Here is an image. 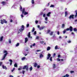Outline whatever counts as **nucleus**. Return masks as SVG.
<instances>
[{"label":"nucleus","instance_id":"1","mask_svg":"<svg viewBox=\"0 0 77 77\" xmlns=\"http://www.w3.org/2000/svg\"><path fill=\"white\" fill-rule=\"evenodd\" d=\"M20 29H19L18 30V33L19 34L20 32H22L24 30V25H22L20 26Z\"/></svg>","mask_w":77,"mask_h":77},{"label":"nucleus","instance_id":"2","mask_svg":"<svg viewBox=\"0 0 77 77\" xmlns=\"http://www.w3.org/2000/svg\"><path fill=\"white\" fill-rule=\"evenodd\" d=\"M4 53L6 54H4V55L3 57V58L2 59V60H4V59L6 58V56H7V55L8 54V52H7V51H4Z\"/></svg>","mask_w":77,"mask_h":77},{"label":"nucleus","instance_id":"3","mask_svg":"<svg viewBox=\"0 0 77 77\" xmlns=\"http://www.w3.org/2000/svg\"><path fill=\"white\" fill-rule=\"evenodd\" d=\"M74 15L72 14L69 16V20H71V18L72 20H74Z\"/></svg>","mask_w":77,"mask_h":77},{"label":"nucleus","instance_id":"4","mask_svg":"<svg viewBox=\"0 0 77 77\" xmlns=\"http://www.w3.org/2000/svg\"><path fill=\"white\" fill-rule=\"evenodd\" d=\"M28 68H29V67H28V66H27V65H25L23 68V69H26V71H28Z\"/></svg>","mask_w":77,"mask_h":77},{"label":"nucleus","instance_id":"5","mask_svg":"<svg viewBox=\"0 0 77 77\" xmlns=\"http://www.w3.org/2000/svg\"><path fill=\"white\" fill-rule=\"evenodd\" d=\"M50 57H51V54H48L47 57V60H48V59H50Z\"/></svg>","mask_w":77,"mask_h":77},{"label":"nucleus","instance_id":"6","mask_svg":"<svg viewBox=\"0 0 77 77\" xmlns=\"http://www.w3.org/2000/svg\"><path fill=\"white\" fill-rule=\"evenodd\" d=\"M75 47H76V48H75L74 50L75 51V54H76V53H77V45H76L75 46Z\"/></svg>","mask_w":77,"mask_h":77},{"label":"nucleus","instance_id":"7","mask_svg":"<svg viewBox=\"0 0 77 77\" xmlns=\"http://www.w3.org/2000/svg\"><path fill=\"white\" fill-rule=\"evenodd\" d=\"M72 27L71 26H70L69 27V30H70V32H72Z\"/></svg>","mask_w":77,"mask_h":77},{"label":"nucleus","instance_id":"8","mask_svg":"<svg viewBox=\"0 0 77 77\" xmlns=\"http://www.w3.org/2000/svg\"><path fill=\"white\" fill-rule=\"evenodd\" d=\"M51 13V12H49L47 14V16L48 17H50V14Z\"/></svg>","mask_w":77,"mask_h":77},{"label":"nucleus","instance_id":"9","mask_svg":"<svg viewBox=\"0 0 77 77\" xmlns=\"http://www.w3.org/2000/svg\"><path fill=\"white\" fill-rule=\"evenodd\" d=\"M45 27V26L40 27V29H39L40 30H43V29H44Z\"/></svg>","mask_w":77,"mask_h":77},{"label":"nucleus","instance_id":"10","mask_svg":"<svg viewBox=\"0 0 77 77\" xmlns=\"http://www.w3.org/2000/svg\"><path fill=\"white\" fill-rule=\"evenodd\" d=\"M9 62H10V65L11 66L12 65V60L11 59H10L9 60Z\"/></svg>","mask_w":77,"mask_h":77},{"label":"nucleus","instance_id":"11","mask_svg":"<svg viewBox=\"0 0 77 77\" xmlns=\"http://www.w3.org/2000/svg\"><path fill=\"white\" fill-rule=\"evenodd\" d=\"M2 68H3V69H5L6 70V69H7V67H6V66H4V65H2Z\"/></svg>","mask_w":77,"mask_h":77},{"label":"nucleus","instance_id":"12","mask_svg":"<svg viewBox=\"0 0 77 77\" xmlns=\"http://www.w3.org/2000/svg\"><path fill=\"white\" fill-rule=\"evenodd\" d=\"M75 12L76 13L75 14V18H76L77 17V11H75Z\"/></svg>","mask_w":77,"mask_h":77},{"label":"nucleus","instance_id":"13","mask_svg":"<svg viewBox=\"0 0 77 77\" xmlns=\"http://www.w3.org/2000/svg\"><path fill=\"white\" fill-rule=\"evenodd\" d=\"M59 48H60L58 47L57 45H56L55 47V50H57V49H59Z\"/></svg>","mask_w":77,"mask_h":77},{"label":"nucleus","instance_id":"14","mask_svg":"<svg viewBox=\"0 0 77 77\" xmlns=\"http://www.w3.org/2000/svg\"><path fill=\"white\" fill-rule=\"evenodd\" d=\"M50 49H51V47L48 46L47 48V51H49Z\"/></svg>","mask_w":77,"mask_h":77},{"label":"nucleus","instance_id":"15","mask_svg":"<svg viewBox=\"0 0 77 77\" xmlns=\"http://www.w3.org/2000/svg\"><path fill=\"white\" fill-rule=\"evenodd\" d=\"M27 41H28V38H25V43H26Z\"/></svg>","mask_w":77,"mask_h":77},{"label":"nucleus","instance_id":"16","mask_svg":"<svg viewBox=\"0 0 77 77\" xmlns=\"http://www.w3.org/2000/svg\"><path fill=\"white\" fill-rule=\"evenodd\" d=\"M3 36H2L0 38V41H1V42H2V41H3Z\"/></svg>","mask_w":77,"mask_h":77},{"label":"nucleus","instance_id":"17","mask_svg":"<svg viewBox=\"0 0 77 77\" xmlns=\"http://www.w3.org/2000/svg\"><path fill=\"white\" fill-rule=\"evenodd\" d=\"M1 3L3 5H5V4H6L5 2L3 1Z\"/></svg>","mask_w":77,"mask_h":77},{"label":"nucleus","instance_id":"18","mask_svg":"<svg viewBox=\"0 0 77 77\" xmlns=\"http://www.w3.org/2000/svg\"><path fill=\"white\" fill-rule=\"evenodd\" d=\"M22 14H24V12H25V8H23L22 11Z\"/></svg>","mask_w":77,"mask_h":77},{"label":"nucleus","instance_id":"19","mask_svg":"<svg viewBox=\"0 0 77 77\" xmlns=\"http://www.w3.org/2000/svg\"><path fill=\"white\" fill-rule=\"evenodd\" d=\"M37 65H38V63H35L34 64V67H36Z\"/></svg>","mask_w":77,"mask_h":77},{"label":"nucleus","instance_id":"20","mask_svg":"<svg viewBox=\"0 0 77 77\" xmlns=\"http://www.w3.org/2000/svg\"><path fill=\"white\" fill-rule=\"evenodd\" d=\"M14 67H17L18 65H17V63H15L14 64Z\"/></svg>","mask_w":77,"mask_h":77},{"label":"nucleus","instance_id":"21","mask_svg":"<svg viewBox=\"0 0 77 77\" xmlns=\"http://www.w3.org/2000/svg\"><path fill=\"white\" fill-rule=\"evenodd\" d=\"M1 23L2 24H3L4 23V22L3 21V20H1Z\"/></svg>","mask_w":77,"mask_h":77},{"label":"nucleus","instance_id":"22","mask_svg":"<svg viewBox=\"0 0 77 77\" xmlns=\"http://www.w3.org/2000/svg\"><path fill=\"white\" fill-rule=\"evenodd\" d=\"M39 56L40 58H41V57H44V56H43V54H40Z\"/></svg>","mask_w":77,"mask_h":77},{"label":"nucleus","instance_id":"23","mask_svg":"<svg viewBox=\"0 0 77 77\" xmlns=\"http://www.w3.org/2000/svg\"><path fill=\"white\" fill-rule=\"evenodd\" d=\"M73 30L74 32H77V28H75L73 29Z\"/></svg>","mask_w":77,"mask_h":77},{"label":"nucleus","instance_id":"24","mask_svg":"<svg viewBox=\"0 0 77 77\" xmlns=\"http://www.w3.org/2000/svg\"><path fill=\"white\" fill-rule=\"evenodd\" d=\"M24 15H27L28 13V12H26V11H25V12H24Z\"/></svg>","mask_w":77,"mask_h":77},{"label":"nucleus","instance_id":"25","mask_svg":"<svg viewBox=\"0 0 77 77\" xmlns=\"http://www.w3.org/2000/svg\"><path fill=\"white\" fill-rule=\"evenodd\" d=\"M30 32H29L28 35V38H30Z\"/></svg>","mask_w":77,"mask_h":77},{"label":"nucleus","instance_id":"26","mask_svg":"<svg viewBox=\"0 0 77 77\" xmlns=\"http://www.w3.org/2000/svg\"><path fill=\"white\" fill-rule=\"evenodd\" d=\"M68 15V12L67 11L65 12V17H66V15Z\"/></svg>","mask_w":77,"mask_h":77},{"label":"nucleus","instance_id":"27","mask_svg":"<svg viewBox=\"0 0 77 77\" xmlns=\"http://www.w3.org/2000/svg\"><path fill=\"white\" fill-rule=\"evenodd\" d=\"M10 19L12 20V19H13V18H14V17L12 15H10Z\"/></svg>","mask_w":77,"mask_h":77},{"label":"nucleus","instance_id":"28","mask_svg":"<svg viewBox=\"0 0 77 77\" xmlns=\"http://www.w3.org/2000/svg\"><path fill=\"white\" fill-rule=\"evenodd\" d=\"M50 32V30H48L47 31V33H46V34H48V33H49Z\"/></svg>","mask_w":77,"mask_h":77},{"label":"nucleus","instance_id":"29","mask_svg":"<svg viewBox=\"0 0 77 77\" xmlns=\"http://www.w3.org/2000/svg\"><path fill=\"white\" fill-rule=\"evenodd\" d=\"M25 59H26V57H24L22 58L21 60H25Z\"/></svg>","mask_w":77,"mask_h":77},{"label":"nucleus","instance_id":"30","mask_svg":"<svg viewBox=\"0 0 77 77\" xmlns=\"http://www.w3.org/2000/svg\"><path fill=\"white\" fill-rule=\"evenodd\" d=\"M31 3H32V4L33 5V4H34V3H35V2H34V0H32Z\"/></svg>","mask_w":77,"mask_h":77},{"label":"nucleus","instance_id":"31","mask_svg":"<svg viewBox=\"0 0 77 77\" xmlns=\"http://www.w3.org/2000/svg\"><path fill=\"white\" fill-rule=\"evenodd\" d=\"M20 68H19L18 69V70L19 71H20V70H21V69H22V68H22V67H21V66H20Z\"/></svg>","mask_w":77,"mask_h":77},{"label":"nucleus","instance_id":"32","mask_svg":"<svg viewBox=\"0 0 77 77\" xmlns=\"http://www.w3.org/2000/svg\"><path fill=\"white\" fill-rule=\"evenodd\" d=\"M54 5H51L50 6V8H54Z\"/></svg>","mask_w":77,"mask_h":77},{"label":"nucleus","instance_id":"33","mask_svg":"<svg viewBox=\"0 0 77 77\" xmlns=\"http://www.w3.org/2000/svg\"><path fill=\"white\" fill-rule=\"evenodd\" d=\"M44 42L43 41H40V43L41 44H44Z\"/></svg>","mask_w":77,"mask_h":77},{"label":"nucleus","instance_id":"34","mask_svg":"<svg viewBox=\"0 0 77 77\" xmlns=\"http://www.w3.org/2000/svg\"><path fill=\"white\" fill-rule=\"evenodd\" d=\"M3 21H4V23H7V21H6V20L5 19H3Z\"/></svg>","mask_w":77,"mask_h":77},{"label":"nucleus","instance_id":"35","mask_svg":"<svg viewBox=\"0 0 77 77\" xmlns=\"http://www.w3.org/2000/svg\"><path fill=\"white\" fill-rule=\"evenodd\" d=\"M66 29H64V31H63V34H65V33H66Z\"/></svg>","mask_w":77,"mask_h":77},{"label":"nucleus","instance_id":"36","mask_svg":"<svg viewBox=\"0 0 77 77\" xmlns=\"http://www.w3.org/2000/svg\"><path fill=\"white\" fill-rule=\"evenodd\" d=\"M64 27H65V24H63L62 25V28H64Z\"/></svg>","mask_w":77,"mask_h":77},{"label":"nucleus","instance_id":"37","mask_svg":"<svg viewBox=\"0 0 77 77\" xmlns=\"http://www.w3.org/2000/svg\"><path fill=\"white\" fill-rule=\"evenodd\" d=\"M19 45H20V43H17V44L16 45V47H18V46H19Z\"/></svg>","mask_w":77,"mask_h":77},{"label":"nucleus","instance_id":"38","mask_svg":"<svg viewBox=\"0 0 77 77\" xmlns=\"http://www.w3.org/2000/svg\"><path fill=\"white\" fill-rule=\"evenodd\" d=\"M33 69V68H32V66H31L30 68H29V70L30 71L32 70V69Z\"/></svg>","mask_w":77,"mask_h":77},{"label":"nucleus","instance_id":"39","mask_svg":"<svg viewBox=\"0 0 77 77\" xmlns=\"http://www.w3.org/2000/svg\"><path fill=\"white\" fill-rule=\"evenodd\" d=\"M53 68H56V65L55 64H53Z\"/></svg>","mask_w":77,"mask_h":77},{"label":"nucleus","instance_id":"40","mask_svg":"<svg viewBox=\"0 0 77 77\" xmlns=\"http://www.w3.org/2000/svg\"><path fill=\"white\" fill-rule=\"evenodd\" d=\"M34 35H36V31H35L34 33H33Z\"/></svg>","mask_w":77,"mask_h":77},{"label":"nucleus","instance_id":"41","mask_svg":"<svg viewBox=\"0 0 77 77\" xmlns=\"http://www.w3.org/2000/svg\"><path fill=\"white\" fill-rule=\"evenodd\" d=\"M66 76V77H69V75L68 74H66V75H65Z\"/></svg>","mask_w":77,"mask_h":77},{"label":"nucleus","instance_id":"42","mask_svg":"<svg viewBox=\"0 0 77 77\" xmlns=\"http://www.w3.org/2000/svg\"><path fill=\"white\" fill-rule=\"evenodd\" d=\"M53 32H51V33H50V35H51H51H53Z\"/></svg>","mask_w":77,"mask_h":77},{"label":"nucleus","instance_id":"43","mask_svg":"<svg viewBox=\"0 0 77 77\" xmlns=\"http://www.w3.org/2000/svg\"><path fill=\"white\" fill-rule=\"evenodd\" d=\"M34 31H35V28L33 27L32 29V32H34Z\"/></svg>","mask_w":77,"mask_h":77},{"label":"nucleus","instance_id":"44","mask_svg":"<svg viewBox=\"0 0 77 77\" xmlns=\"http://www.w3.org/2000/svg\"><path fill=\"white\" fill-rule=\"evenodd\" d=\"M67 42L69 43H71V40H69L67 41Z\"/></svg>","mask_w":77,"mask_h":77},{"label":"nucleus","instance_id":"45","mask_svg":"<svg viewBox=\"0 0 77 77\" xmlns=\"http://www.w3.org/2000/svg\"><path fill=\"white\" fill-rule=\"evenodd\" d=\"M57 61H59V62H60V59L58 58L57 59Z\"/></svg>","mask_w":77,"mask_h":77},{"label":"nucleus","instance_id":"46","mask_svg":"<svg viewBox=\"0 0 77 77\" xmlns=\"http://www.w3.org/2000/svg\"><path fill=\"white\" fill-rule=\"evenodd\" d=\"M45 20L46 21H47L48 20V18L47 17H46L45 18Z\"/></svg>","mask_w":77,"mask_h":77},{"label":"nucleus","instance_id":"47","mask_svg":"<svg viewBox=\"0 0 77 77\" xmlns=\"http://www.w3.org/2000/svg\"><path fill=\"white\" fill-rule=\"evenodd\" d=\"M22 72L23 74H24V72H25V71L23 70L22 71Z\"/></svg>","mask_w":77,"mask_h":77},{"label":"nucleus","instance_id":"48","mask_svg":"<svg viewBox=\"0 0 77 77\" xmlns=\"http://www.w3.org/2000/svg\"><path fill=\"white\" fill-rule=\"evenodd\" d=\"M50 61H52V57H50Z\"/></svg>","mask_w":77,"mask_h":77},{"label":"nucleus","instance_id":"49","mask_svg":"<svg viewBox=\"0 0 77 77\" xmlns=\"http://www.w3.org/2000/svg\"><path fill=\"white\" fill-rule=\"evenodd\" d=\"M71 34H72V35H73V36H75V35H74V32H71Z\"/></svg>","mask_w":77,"mask_h":77},{"label":"nucleus","instance_id":"50","mask_svg":"<svg viewBox=\"0 0 77 77\" xmlns=\"http://www.w3.org/2000/svg\"><path fill=\"white\" fill-rule=\"evenodd\" d=\"M70 72L72 74V73L74 72V71H71Z\"/></svg>","mask_w":77,"mask_h":77},{"label":"nucleus","instance_id":"51","mask_svg":"<svg viewBox=\"0 0 77 77\" xmlns=\"http://www.w3.org/2000/svg\"><path fill=\"white\" fill-rule=\"evenodd\" d=\"M66 31H68V30H69V28H67L66 29Z\"/></svg>","mask_w":77,"mask_h":77},{"label":"nucleus","instance_id":"52","mask_svg":"<svg viewBox=\"0 0 77 77\" xmlns=\"http://www.w3.org/2000/svg\"><path fill=\"white\" fill-rule=\"evenodd\" d=\"M20 11H22V7L21 5H20Z\"/></svg>","mask_w":77,"mask_h":77},{"label":"nucleus","instance_id":"53","mask_svg":"<svg viewBox=\"0 0 77 77\" xmlns=\"http://www.w3.org/2000/svg\"><path fill=\"white\" fill-rule=\"evenodd\" d=\"M35 23H36V24H38V21L36 20L35 21Z\"/></svg>","mask_w":77,"mask_h":77},{"label":"nucleus","instance_id":"54","mask_svg":"<svg viewBox=\"0 0 77 77\" xmlns=\"http://www.w3.org/2000/svg\"><path fill=\"white\" fill-rule=\"evenodd\" d=\"M39 38V37L38 36H37V37L36 38V39H38Z\"/></svg>","mask_w":77,"mask_h":77},{"label":"nucleus","instance_id":"55","mask_svg":"<svg viewBox=\"0 0 77 77\" xmlns=\"http://www.w3.org/2000/svg\"><path fill=\"white\" fill-rule=\"evenodd\" d=\"M43 14V12H41L40 14V15H42Z\"/></svg>","mask_w":77,"mask_h":77},{"label":"nucleus","instance_id":"56","mask_svg":"<svg viewBox=\"0 0 77 77\" xmlns=\"http://www.w3.org/2000/svg\"><path fill=\"white\" fill-rule=\"evenodd\" d=\"M3 63L2 62H0V66H1V65H2V64Z\"/></svg>","mask_w":77,"mask_h":77},{"label":"nucleus","instance_id":"57","mask_svg":"<svg viewBox=\"0 0 77 77\" xmlns=\"http://www.w3.org/2000/svg\"><path fill=\"white\" fill-rule=\"evenodd\" d=\"M29 26V24H27L26 27H28Z\"/></svg>","mask_w":77,"mask_h":77},{"label":"nucleus","instance_id":"58","mask_svg":"<svg viewBox=\"0 0 77 77\" xmlns=\"http://www.w3.org/2000/svg\"><path fill=\"white\" fill-rule=\"evenodd\" d=\"M21 17H22V18H23V17H24V15H23V14H22L21 15Z\"/></svg>","mask_w":77,"mask_h":77},{"label":"nucleus","instance_id":"59","mask_svg":"<svg viewBox=\"0 0 77 77\" xmlns=\"http://www.w3.org/2000/svg\"><path fill=\"white\" fill-rule=\"evenodd\" d=\"M15 24H17V20H16L15 21Z\"/></svg>","mask_w":77,"mask_h":77},{"label":"nucleus","instance_id":"60","mask_svg":"<svg viewBox=\"0 0 77 77\" xmlns=\"http://www.w3.org/2000/svg\"><path fill=\"white\" fill-rule=\"evenodd\" d=\"M40 68V65H38L37 66V68L38 69V68Z\"/></svg>","mask_w":77,"mask_h":77},{"label":"nucleus","instance_id":"61","mask_svg":"<svg viewBox=\"0 0 77 77\" xmlns=\"http://www.w3.org/2000/svg\"><path fill=\"white\" fill-rule=\"evenodd\" d=\"M41 51L40 50H36L37 52H38V51Z\"/></svg>","mask_w":77,"mask_h":77},{"label":"nucleus","instance_id":"62","mask_svg":"<svg viewBox=\"0 0 77 77\" xmlns=\"http://www.w3.org/2000/svg\"><path fill=\"white\" fill-rule=\"evenodd\" d=\"M55 56H56V53H54L53 54V57H55Z\"/></svg>","mask_w":77,"mask_h":77},{"label":"nucleus","instance_id":"63","mask_svg":"<svg viewBox=\"0 0 77 77\" xmlns=\"http://www.w3.org/2000/svg\"><path fill=\"white\" fill-rule=\"evenodd\" d=\"M60 57V54H59L58 55V57L59 58Z\"/></svg>","mask_w":77,"mask_h":77},{"label":"nucleus","instance_id":"64","mask_svg":"<svg viewBox=\"0 0 77 77\" xmlns=\"http://www.w3.org/2000/svg\"><path fill=\"white\" fill-rule=\"evenodd\" d=\"M74 22H75V23H76V22H77V19L75 20H74Z\"/></svg>","mask_w":77,"mask_h":77}]
</instances>
